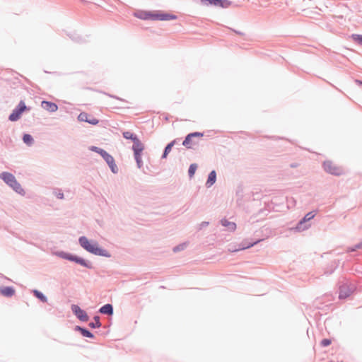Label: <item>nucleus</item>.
Returning <instances> with one entry per match:
<instances>
[{
  "label": "nucleus",
  "instance_id": "obj_1",
  "mask_svg": "<svg viewBox=\"0 0 362 362\" xmlns=\"http://www.w3.org/2000/svg\"><path fill=\"white\" fill-rule=\"evenodd\" d=\"M80 246L88 252L94 255L111 257V254L105 249L100 247L98 243L95 240H89L86 236H81L78 238Z\"/></svg>",
  "mask_w": 362,
  "mask_h": 362
},
{
  "label": "nucleus",
  "instance_id": "obj_2",
  "mask_svg": "<svg viewBox=\"0 0 362 362\" xmlns=\"http://www.w3.org/2000/svg\"><path fill=\"white\" fill-rule=\"evenodd\" d=\"M54 255L58 257H60L62 259H66V260H68L70 262H73L77 264H79V265L85 267V268H87L89 269H93V265L91 262H90L89 260H86L84 258H83L80 256H78L75 254L65 252L63 250H60V251H56L54 252Z\"/></svg>",
  "mask_w": 362,
  "mask_h": 362
},
{
  "label": "nucleus",
  "instance_id": "obj_3",
  "mask_svg": "<svg viewBox=\"0 0 362 362\" xmlns=\"http://www.w3.org/2000/svg\"><path fill=\"white\" fill-rule=\"evenodd\" d=\"M0 178L17 194L23 196L25 195V190L12 173L3 172L0 173Z\"/></svg>",
  "mask_w": 362,
  "mask_h": 362
},
{
  "label": "nucleus",
  "instance_id": "obj_4",
  "mask_svg": "<svg viewBox=\"0 0 362 362\" xmlns=\"http://www.w3.org/2000/svg\"><path fill=\"white\" fill-rule=\"evenodd\" d=\"M89 149L91 151L95 152L101 156V157L104 159V160L108 165L111 172L114 174L118 173V168L115 163V159L112 156H111L109 153H107L105 150L95 146H91L89 147Z\"/></svg>",
  "mask_w": 362,
  "mask_h": 362
},
{
  "label": "nucleus",
  "instance_id": "obj_5",
  "mask_svg": "<svg viewBox=\"0 0 362 362\" xmlns=\"http://www.w3.org/2000/svg\"><path fill=\"white\" fill-rule=\"evenodd\" d=\"M316 214L317 211H311L307 213L291 230L295 232H302L308 230L311 226L308 222L315 216Z\"/></svg>",
  "mask_w": 362,
  "mask_h": 362
},
{
  "label": "nucleus",
  "instance_id": "obj_6",
  "mask_svg": "<svg viewBox=\"0 0 362 362\" xmlns=\"http://www.w3.org/2000/svg\"><path fill=\"white\" fill-rule=\"evenodd\" d=\"M30 107H27L24 100H21L17 106L12 110L8 116V120L11 122H16L21 117L23 113L26 110H30Z\"/></svg>",
  "mask_w": 362,
  "mask_h": 362
},
{
  "label": "nucleus",
  "instance_id": "obj_7",
  "mask_svg": "<svg viewBox=\"0 0 362 362\" xmlns=\"http://www.w3.org/2000/svg\"><path fill=\"white\" fill-rule=\"evenodd\" d=\"M324 170L332 175L339 176L343 174V169L336 165H334L331 160H325L323 162Z\"/></svg>",
  "mask_w": 362,
  "mask_h": 362
},
{
  "label": "nucleus",
  "instance_id": "obj_8",
  "mask_svg": "<svg viewBox=\"0 0 362 362\" xmlns=\"http://www.w3.org/2000/svg\"><path fill=\"white\" fill-rule=\"evenodd\" d=\"M356 289V286L352 284L343 283L339 286V298L346 299L350 295L354 293Z\"/></svg>",
  "mask_w": 362,
  "mask_h": 362
},
{
  "label": "nucleus",
  "instance_id": "obj_9",
  "mask_svg": "<svg viewBox=\"0 0 362 362\" xmlns=\"http://www.w3.org/2000/svg\"><path fill=\"white\" fill-rule=\"evenodd\" d=\"M204 6H214L223 8H228L231 4L232 1L229 0H198Z\"/></svg>",
  "mask_w": 362,
  "mask_h": 362
},
{
  "label": "nucleus",
  "instance_id": "obj_10",
  "mask_svg": "<svg viewBox=\"0 0 362 362\" xmlns=\"http://www.w3.org/2000/svg\"><path fill=\"white\" fill-rule=\"evenodd\" d=\"M177 19V16L163 11H154L153 21H168Z\"/></svg>",
  "mask_w": 362,
  "mask_h": 362
},
{
  "label": "nucleus",
  "instance_id": "obj_11",
  "mask_svg": "<svg viewBox=\"0 0 362 362\" xmlns=\"http://www.w3.org/2000/svg\"><path fill=\"white\" fill-rule=\"evenodd\" d=\"M71 311L74 315L81 322H88L89 320V316L87 313L81 308L78 305L73 304L71 307Z\"/></svg>",
  "mask_w": 362,
  "mask_h": 362
},
{
  "label": "nucleus",
  "instance_id": "obj_12",
  "mask_svg": "<svg viewBox=\"0 0 362 362\" xmlns=\"http://www.w3.org/2000/svg\"><path fill=\"white\" fill-rule=\"evenodd\" d=\"M134 16L144 21H153L154 11L138 10L134 13Z\"/></svg>",
  "mask_w": 362,
  "mask_h": 362
},
{
  "label": "nucleus",
  "instance_id": "obj_13",
  "mask_svg": "<svg viewBox=\"0 0 362 362\" xmlns=\"http://www.w3.org/2000/svg\"><path fill=\"white\" fill-rule=\"evenodd\" d=\"M90 116V115L89 114L85 112H81L78 116V120L80 122H87L92 125H96L99 123V119L95 117L89 118Z\"/></svg>",
  "mask_w": 362,
  "mask_h": 362
},
{
  "label": "nucleus",
  "instance_id": "obj_14",
  "mask_svg": "<svg viewBox=\"0 0 362 362\" xmlns=\"http://www.w3.org/2000/svg\"><path fill=\"white\" fill-rule=\"evenodd\" d=\"M262 240V239H257L255 241H249L248 240H245L239 245L238 248L235 249L233 251L237 252V251L243 250L245 249L250 248Z\"/></svg>",
  "mask_w": 362,
  "mask_h": 362
},
{
  "label": "nucleus",
  "instance_id": "obj_15",
  "mask_svg": "<svg viewBox=\"0 0 362 362\" xmlns=\"http://www.w3.org/2000/svg\"><path fill=\"white\" fill-rule=\"evenodd\" d=\"M41 106L43 109L49 112H55L58 110V105L55 103L51 101L43 100L41 103Z\"/></svg>",
  "mask_w": 362,
  "mask_h": 362
},
{
  "label": "nucleus",
  "instance_id": "obj_16",
  "mask_svg": "<svg viewBox=\"0 0 362 362\" xmlns=\"http://www.w3.org/2000/svg\"><path fill=\"white\" fill-rule=\"evenodd\" d=\"M15 293L16 290L13 286H0V293L4 297L11 298L15 294Z\"/></svg>",
  "mask_w": 362,
  "mask_h": 362
},
{
  "label": "nucleus",
  "instance_id": "obj_17",
  "mask_svg": "<svg viewBox=\"0 0 362 362\" xmlns=\"http://www.w3.org/2000/svg\"><path fill=\"white\" fill-rule=\"evenodd\" d=\"M74 330L78 332L83 337L90 339H94L95 335L88 328L76 325Z\"/></svg>",
  "mask_w": 362,
  "mask_h": 362
},
{
  "label": "nucleus",
  "instance_id": "obj_18",
  "mask_svg": "<svg viewBox=\"0 0 362 362\" xmlns=\"http://www.w3.org/2000/svg\"><path fill=\"white\" fill-rule=\"evenodd\" d=\"M98 312L102 315L112 316L114 313L113 305L110 303L105 304L99 308Z\"/></svg>",
  "mask_w": 362,
  "mask_h": 362
},
{
  "label": "nucleus",
  "instance_id": "obj_19",
  "mask_svg": "<svg viewBox=\"0 0 362 362\" xmlns=\"http://www.w3.org/2000/svg\"><path fill=\"white\" fill-rule=\"evenodd\" d=\"M338 267L339 261L334 260L329 264H328L327 267L325 268L324 274L325 275H330L334 273V272L337 269Z\"/></svg>",
  "mask_w": 362,
  "mask_h": 362
},
{
  "label": "nucleus",
  "instance_id": "obj_20",
  "mask_svg": "<svg viewBox=\"0 0 362 362\" xmlns=\"http://www.w3.org/2000/svg\"><path fill=\"white\" fill-rule=\"evenodd\" d=\"M216 177H217V175H216V170H211L208 175V177H207L206 182L205 183L206 187V188L211 187L216 182Z\"/></svg>",
  "mask_w": 362,
  "mask_h": 362
},
{
  "label": "nucleus",
  "instance_id": "obj_21",
  "mask_svg": "<svg viewBox=\"0 0 362 362\" xmlns=\"http://www.w3.org/2000/svg\"><path fill=\"white\" fill-rule=\"evenodd\" d=\"M144 149V145L139 138L133 142L132 150L134 153H142Z\"/></svg>",
  "mask_w": 362,
  "mask_h": 362
},
{
  "label": "nucleus",
  "instance_id": "obj_22",
  "mask_svg": "<svg viewBox=\"0 0 362 362\" xmlns=\"http://www.w3.org/2000/svg\"><path fill=\"white\" fill-rule=\"evenodd\" d=\"M67 35L69 37V38L72 41H74V42H75L76 43L81 44V43H84V42H86V39L83 37L79 35L78 34H77L75 32L69 33L67 34Z\"/></svg>",
  "mask_w": 362,
  "mask_h": 362
},
{
  "label": "nucleus",
  "instance_id": "obj_23",
  "mask_svg": "<svg viewBox=\"0 0 362 362\" xmlns=\"http://www.w3.org/2000/svg\"><path fill=\"white\" fill-rule=\"evenodd\" d=\"M177 143V139H174L172 141H170V143H168L165 147L164 148V150L163 151V153H162V156H161V158L162 159H165L168 157L169 153L172 150V148L173 147V146Z\"/></svg>",
  "mask_w": 362,
  "mask_h": 362
},
{
  "label": "nucleus",
  "instance_id": "obj_24",
  "mask_svg": "<svg viewBox=\"0 0 362 362\" xmlns=\"http://www.w3.org/2000/svg\"><path fill=\"white\" fill-rule=\"evenodd\" d=\"M31 293L40 302H42V303H47V297L42 292H41L40 291H39L37 289H33L31 291Z\"/></svg>",
  "mask_w": 362,
  "mask_h": 362
},
{
  "label": "nucleus",
  "instance_id": "obj_25",
  "mask_svg": "<svg viewBox=\"0 0 362 362\" xmlns=\"http://www.w3.org/2000/svg\"><path fill=\"white\" fill-rule=\"evenodd\" d=\"M221 224L224 226L227 227L229 231H234L236 229V223L234 222L229 221L226 218H222L220 221Z\"/></svg>",
  "mask_w": 362,
  "mask_h": 362
},
{
  "label": "nucleus",
  "instance_id": "obj_26",
  "mask_svg": "<svg viewBox=\"0 0 362 362\" xmlns=\"http://www.w3.org/2000/svg\"><path fill=\"white\" fill-rule=\"evenodd\" d=\"M22 140L28 146H32L34 144V139L30 134L25 133L23 134Z\"/></svg>",
  "mask_w": 362,
  "mask_h": 362
},
{
  "label": "nucleus",
  "instance_id": "obj_27",
  "mask_svg": "<svg viewBox=\"0 0 362 362\" xmlns=\"http://www.w3.org/2000/svg\"><path fill=\"white\" fill-rule=\"evenodd\" d=\"M100 319V316L95 315L93 317L94 321L89 322L88 327H90L91 329L100 328L102 326Z\"/></svg>",
  "mask_w": 362,
  "mask_h": 362
},
{
  "label": "nucleus",
  "instance_id": "obj_28",
  "mask_svg": "<svg viewBox=\"0 0 362 362\" xmlns=\"http://www.w3.org/2000/svg\"><path fill=\"white\" fill-rule=\"evenodd\" d=\"M192 139L193 138L190 133L187 134L182 141V145L188 149L192 148V144L194 143Z\"/></svg>",
  "mask_w": 362,
  "mask_h": 362
},
{
  "label": "nucleus",
  "instance_id": "obj_29",
  "mask_svg": "<svg viewBox=\"0 0 362 362\" xmlns=\"http://www.w3.org/2000/svg\"><path fill=\"white\" fill-rule=\"evenodd\" d=\"M122 136L125 139L131 140L134 142L135 140L138 139V136L134 133H132L129 131H126L122 133Z\"/></svg>",
  "mask_w": 362,
  "mask_h": 362
},
{
  "label": "nucleus",
  "instance_id": "obj_30",
  "mask_svg": "<svg viewBox=\"0 0 362 362\" xmlns=\"http://www.w3.org/2000/svg\"><path fill=\"white\" fill-rule=\"evenodd\" d=\"M141 155H142V153H134V159L136 163V165H137L138 168H139V169L141 168V167L143 166Z\"/></svg>",
  "mask_w": 362,
  "mask_h": 362
},
{
  "label": "nucleus",
  "instance_id": "obj_31",
  "mask_svg": "<svg viewBox=\"0 0 362 362\" xmlns=\"http://www.w3.org/2000/svg\"><path fill=\"white\" fill-rule=\"evenodd\" d=\"M197 169V165L196 163H192L190 164L189 168H188V175L189 178H192Z\"/></svg>",
  "mask_w": 362,
  "mask_h": 362
},
{
  "label": "nucleus",
  "instance_id": "obj_32",
  "mask_svg": "<svg viewBox=\"0 0 362 362\" xmlns=\"http://www.w3.org/2000/svg\"><path fill=\"white\" fill-rule=\"evenodd\" d=\"M351 38L356 42L358 45L362 46V35L360 34H352Z\"/></svg>",
  "mask_w": 362,
  "mask_h": 362
},
{
  "label": "nucleus",
  "instance_id": "obj_33",
  "mask_svg": "<svg viewBox=\"0 0 362 362\" xmlns=\"http://www.w3.org/2000/svg\"><path fill=\"white\" fill-rule=\"evenodd\" d=\"M359 249H362V241L356 244L355 245H354L352 247H349L347 248L346 251H347V252H355Z\"/></svg>",
  "mask_w": 362,
  "mask_h": 362
},
{
  "label": "nucleus",
  "instance_id": "obj_34",
  "mask_svg": "<svg viewBox=\"0 0 362 362\" xmlns=\"http://www.w3.org/2000/svg\"><path fill=\"white\" fill-rule=\"evenodd\" d=\"M187 247V244L185 243L179 244L173 247V250L174 252H178L180 251L184 250Z\"/></svg>",
  "mask_w": 362,
  "mask_h": 362
},
{
  "label": "nucleus",
  "instance_id": "obj_35",
  "mask_svg": "<svg viewBox=\"0 0 362 362\" xmlns=\"http://www.w3.org/2000/svg\"><path fill=\"white\" fill-rule=\"evenodd\" d=\"M331 343H332V341L330 339L325 338V339H322V341H320V345L322 347H327L329 345H330Z\"/></svg>",
  "mask_w": 362,
  "mask_h": 362
},
{
  "label": "nucleus",
  "instance_id": "obj_36",
  "mask_svg": "<svg viewBox=\"0 0 362 362\" xmlns=\"http://www.w3.org/2000/svg\"><path fill=\"white\" fill-rule=\"evenodd\" d=\"M103 94L107 95L108 97L110 98H115V99H117V100H121V101H125L124 99L117 96V95H112L110 93H106V92H102Z\"/></svg>",
  "mask_w": 362,
  "mask_h": 362
},
{
  "label": "nucleus",
  "instance_id": "obj_37",
  "mask_svg": "<svg viewBox=\"0 0 362 362\" xmlns=\"http://www.w3.org/2000/svg\"><path fill=\"white\" fill-rule=\"evenodd\" d=\"M190 134H191L192 138L202 137L204 136V133L199 132H191Z\"/></svg>",
  "mask_w": 362,
  "mask_h": 362
},
{
  "label": "nucleus",
  "instance_id": "obj_38",
  "mask_svg": "<svg viewBox=\"0 0 362 362\" xmlns=\"http://www.w3.org/2000/svg\"><path fill=\"white\" fill-rule=\"evenodd\" d=\"M209 225V221H203L200 224H199V230H202V228L208 226Z\"/></svg>",
  "mask_w": 362,
  "mask_h": 362
},
{
  "label": "nucleus",
  "instance_id": "obj_39",
  "mask_svg": "<svg viewBox=\"0 0 362 362\" xmlns=\"http://www.w3.org/2000/svg\"><path fill=\"white\" fill-rule=\"evenodd\" d=\"M56 197L59 199H64V193L59 190V192L57 193Z\"/></svg>",
  "mask_w": 362,
  "mask_h": 362
},
{
  "label": "nucleus",
  "instance_id": "obj_40",
  "mask_svg": "<svg viewBox=\"0 0 362 362\" xmlns=\"http://www.w3.org/2000/svg\"><path fill=\"white\" fill-rule=\"evenodd\" d=\"M230 30H231L233 33H235V34H237V35H242V36L245 35V34H244V33H243V32H241V31H239V30H235V29H233V28H230Z\"/></svg>",
  "mask_w": 362,
  "mask_h": 362
},
{
  "label": "nucleus",
  "instance_id": "obj_41",
  "mask_svg": "<svg viewBox=\"0 0 362 362\" xmlns=\"http://www.w3.org/2000/svg\"><path fill=\"white\" fill-rule=\"evenodd\" d=\"M298 166V164L296 163H293L290 164V167L292 168H297Z\"/></svg>",
  "mask_w": 362,
  "mask_h": 362
},
{
  "label": "nucleus",
  "instance_id": "obj_42",
  "mask_svg": "<svg viewBox=\"0 0 362 362\" xmlns=\"http://www.w3.org/2000/svg\"><path fill=\"white\" fill-rule=\"evenodd\" d=\"M355 83H356L357 85H359V86H362V80L356 79V80H355Z\"/></svg>",
  "mask_w": 362,
  "mask_h": 362
},
{
  "label": "nucleus",
  "instance_id": "obj_43",
  "mask_svg": "<svg viewBox=\"0 0 362 362\" xmlns=\"http://www.w3.org/2000/svg\"><path fill=\"white\" fill-rule=\"evenodd\" d=\"M267 138H269V139H281L280 137H277V136H266Z\"/></svg>",
  "mask_w": 362,
  "mask_h": 362
},
{
  "label": "nucleus",
  "instance_id": "obj_44",
  "mask_svg": "<svg viewBox=\"0 0 362 362\" xmlns=\"http://www.w3.org/2000/svg\"><path fill=\"white\" fill-rule=\"evenodd\" d=\"M165 120H168V116H165Z\"/></svg>",
  "mask_w": 362,
  "mask_h": 362
},
{
  "label": "nucleus",
  "instance_id": "obj_45",
  "mask_svg": "<svg viewBox=\"0 0 362 362\" xmlns=\"http://www.w3.org/2000/svg\"><path fill=\"white\" fill-rule=\"evenodd\" d=\"M242 132L243 134H247V132Z\"/></svg>",
  "mask_w": 362,
  "mask_h": 362
},
{
  "label": "nucleus",
  "instance_id": "obj_46",
  "mask_svg": "<svg viewBox=\"0 0 362 362\" xmlns=\"http://www.w3.org/2000/svg\"><path fill=\"white\" fill-rule=\"evenodd\" d=\"M328 362H334V361H328Z\"/></svg>",
  "mask_w": 362,
  "mask_h": 362
}]
</instances>
